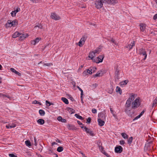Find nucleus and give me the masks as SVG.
<instances>
[{
  "instance_id": "f257e3e1",
  "label": "nucleus",
  "mask_w": 157,
  "mask_h": 157,
  "mask_svg": "<svg viewBox=\"0 0 157 157\" xmlns=\"http://www.w3.org/2000/svg\"><path fill=\"white\" fill-rule=\"evenodd\" d=\"M117 2V0H96L95 5L97 9H100L102 7L103 4L106 6L107 4H115Z\"/></svg>"
},
{
  "instance_id": "f03ea898",
  "label": "nucleus",
  "mask_w": 157,
  "mask_h": 157,
  "mask_svg": "<svg viewBox=\"0 0 157 157\" xmlns=\"http://www.w3.org/2000/svg\"><path fill=\"white\" fill-rule=\"evenodd\" d=\"M136 94H132L127 100L124 108H131V102L136 97Z\"/></svg>"
},
{
  "instance_id": "7ed1b4c3",
  "label": "nucleus",
  "mask_w": 157,
  "mask_h": 157,
  "mask_svg": "<svg viewBox=\"0 0 157 157\" xmlns=\"http://www.w3.org/2000/svg\"><path fill=\"white\" fill-rule=\"evenodd\" d=\"M140 105V98H137L133 101L132 103V109H136L138 108Z\"/></svg>"
},
{
  "instance_id": "20e7f679",
  "label": "nucleus",
  "mask_w": 157,
  "mask_h": 157,
  "mask_svg": "<svg viewBox=\"0 0 157 157\" xmlns=\"http://www.w3.org/2000/svg\"><path fill=\"white\" fill-rule=\"evenodd\" d=\"M114 70H115V76L117 79H118L120 78L119 76L120 70L117 64L115 65L114 67Z\"/></svg>"
},
{
  "instance_id": "39448f33",
  "label": "nucleus",
  "mask_w": 157,
  "mask_h": 157,
  "mask_svg": "<svg viewBox=\"0 0 157 157\" xmlns=\"http://www.w3.org/2000/svg\"><path fill=\"white\" fill-rule=\"evenodd\" d=\"M132 108H124V111L128 116H132L134 113V111H131Z\"/></svg>"
},
{
  "instance_id": "423d86ee",
  "label": "nucleus",
  "mask_w": 157,
  "mask_h": 157,
  "mask_svg": "<svg viewBox=\"0 0 157 157\" xmlns=\"http://www.w3.org/2000/svg\"><path fill=\"white\" fill-rule=\"evenodd\" d=\"M51 17L53 19L56 20H59L60 19V17L55 13H51Z\"/></svg>"
},
{
  "instance_id": "0eeeda50",
  "label": "nucleus",
  "mask_w": 157,
  "mask_h": 157,
  "mask_svg": "<svg viewBox=\"0 0 157 157\" xmlns=\"http://www.w3.org/2000/svg\"><path fill=\"white\" fill-rule=\"evenodd\" d=\"M122 151L123 148L121 146L116 147L115 148V151L116 153H121Z\"/></svg>"
},
{
  "instance_id": "6e6552de",
  "label": "nucleus",
  "mask_w": 157,
  "mask_h": 157,
  "mask_svg": "<svg viewBox=\"0 0 157 157\" xmlns=\"http://www.w3.org/2000/svg\"><path fill=\"white\" fill-rule=\"evenodd\" d=\"M86 40V38L85 37H82L78 43V45L80 47H82L84 44Z\"/></svg>"
},
{
  "instance_id": "1a4fd4ad",
  "label": "nucleus",
  "mask_w": 157,
  "mask_h": 157,
  "mask_svg": "<svg viewBox=\"0 0 157 157\" xmlns=\"http://www.w3.org/2000/svg\"><path fill=\"white\" fill-rule=\"evenodd\" d=\"M84 129L85 131L87 133L89 134L90 135L92 136H94V134L93 133V131L90 129L87 128L86 127H84Z\"/></svg>"
},
{
  "instance_id": "9d476101",
  "label": "nucleus",
  "mask_w": 157,
  "mask_h": 157,
  "mask_svg": "<svg viewBox=\"0 0 157 157\" xmlns=\"http://www.w3.org/2000/svg\"><path fill=\"white\" fill-rule=\"evenodd\" d=\"M104 58V56L103 55H100L97 57V59H96L97 60L98 59V61H95L97 63H98L100 62H102L103 61V59Z\"/></svg>"
},
{
  "instance_id": "9b49d317",
  "label": "nucleus",
  "mask_w": 157,
  "mask_h": 157,
  "mask_svg": "<svg viewBox=\"0 0 157 157\" xmlns=\"http://www.w3.org/2000/svg\"><path fill=\"white\" fill-rule=\"evenodd\" d=\"M139 52L140 53V54H142L144 56V59H145L147 56V55L146 54V52L144 50H143V49H140V50Z\"/></svg>"
},
{
  "instance_id": "f8f14e48",
  "label": "nucleus",
  "mask_w": 157,
  "mask_h": 157,
  "mask_svg": "<svg viewBox=\"0 0 157 157\" xmlns=\"http://www.w3.org/2000/svg\"><path fill=\"white\" fill-rule=\"evenodd\" d=\"M98 119L104 120L105 118V114L102 113H100L98 114Z\"/></svg>"
},
{
  "instance_id": "ddd939ff",
  "label": "nucleus",
  "mask_w": 157,
  "mask_h": 157,
  "mask_svg": "<svg viewBox=\"0 0 157 157\" xmlns=\"http://www.w3.org/2000/svg\"><path fill=\"white\" fill-rule=\"evenodd\" d=\"M95 56V54L93 52L90 53L89 55V57L91 58V59L94 62H95V59H94Z\"/></svg>"
},
{
  "instance_id": "4468645a",
  "label": "nucleus",
  "mask_w": 157,
  "mask_h": 157,
  "mask_svg": "<svg viewBox=\"0 0 157 157\" xmlns=\"http://www.w3.org/2000/svg\"><path fill=\"white\" fill-rule=\"evenodd\" d=\"M41 39V38H36L35 40L32 41L31 44H32L35 45L37 43H38Z\"/></svg>"
},
{
  "instance_id": "2eb2a0df",
  "label": "nucleus",
  "mask_w": 157,
  "mask_h": 157,
  "mask_svg": "<svg viewBox=\"0 0 157 157\" xmlns=\"http://www.w3.org/2000/svg\"><path fill=\"white\" fill-rule=\"evenodd\" d=\"M20 40H22L28 36V34H20Z\"/></svg>"
},
{
  "instance_id": "dca6fc26",
  "label": "nucleus",
  "mask_w": 157,
  "mask_h": 157,
  "mask_svg": "<svg viewBox=\"0 0 157 157\" xmlns=\"http://www.w3.org/2000/svg\"><path fill=\"white\" fill-rule=\"evenodd\" d=\"M20 10V9L19 8H17L16 10H14V11H13L11 13V15L12 17L15 16L16 15V13L19 11Z\"/></svg>"
},
{
  "instance_id": "f3484780",
  "label": "nucleus",
  "mask_w": 157,
  "mask_h": 157,
  "mask_svg": "<svg viewBox=\"0 0 157 157\" xmlns=\"http://www.w3.org/2000/svg\"><path fill=\"white\" fill-rule=\"evenodd\" d=\"M98 122L99 125L101 126H103L105 124V122L104 121V120L100 119H98Z\"/></svg>"
},
{
  "instance_id": "a211bd4d",
  "label": "nucleus",
  "mask_w": 157,
  "mask_h": 157,
  "mask_svg": "<svg viewBox=\"0 0 157 157\" xmlns=\"http://www.w3.org/2000/svg\"><path fill=\"white\" fill-rule=\"evenodd\" d=\"M6 27H11L13 26V24L12 22V21L10 20H8V23L6 25Z\"/></svg>"
},
{
  "instance_id": "6ab92c4d",
  "label": "nucleus",
  "mask_w": 157,
  "mask_h": 157,
  "mask_svg": "<svg viewBox=\"0 0 157 157\" xmlns=\"http://www.w3.org/2000/svg\"><path fill=\"white\" fill-rule=\"evenodd\" d=\"M86 73H88V74H89L90 75H91L92 74V73H93V72H92L91 71V70L90 68V69H87L86 70V71H84L83 73V75H86Z\"/></svg>"
},
{
  "instance_id": "aec40b11",
  "label": "nucleus",
  "mask_w": 157,
  "mask_h": 157,
  "mask_svg": "<svg viewBox=\"0 0 157 157\" xmlns=\"http://www.w3.org/2000/svg\"><path fill=\"white\" fill-rule=\"evenodd\" d=\"M140 26L141 30L142 32L144 31L145 29L146 25L144 24L141 23L140 24Z\"/></svg>"
},
{
  "instance_id": "412c9836",
  "label": "nucleus",
  "mask_w": 157,
  "mask_h": 157,
  "mask_svg": "<svg viewBox=\"0 0 157 157\" xmlns=\"http://www.w3.org/2000/svg\"><path fill=\"white\" fill-rule=\"evenodd\" d=\"M135 44V41H133L130 44H128L127 48H128L129 50L131 49L132 47L134 46Z\"/></svg>"
},
{
  "instance_id": "4be33fe9",
  "label": "nucleus",
  "mask_w": 157,
  "mask_h": 157,
  "mask_svg": "<svg viewBox=\"0 0 157 157\" xmlns=\"http://www.w3.org/2000/svg\"><path fill=\"white\" fill-rule=\"evenodd\" d=\"M44 120L42 119H39L37 121V123L40 125H43L44 124Z\"/></svg>"
},
{
  "instance_id": "5701e85b",
  "label": "nucleus",
  "mask_w": 157,
  "mask_h": 157,
  "mask_svg": "<svg viewBox=\"0 0 157 157\" xmlns=\"http://www.w3.org/2000/svg\"><path fill=\"white\" fill-rule=\"evenodd\" d=\"M10 70L13 72L15 73L16 75H18L19 76H21V74L19 73L14 68H10Z\"/></svg>"
},
{
  "instance_id": "b1692460",
  "label": "nucleus",
  "mask_w": 157,
  "mask_h": 157,
  "mask_svg": "<svg viewBox=\"0 0 157 157\" xmlns=\"http://www.w3.org/2000/svg\"><path fill=\"white\" fill-rule=\"evenodd\" d=\"M128 82V80H125L124 81H122L121 82L120 84V85L123 86H124L127 84Z\"/></svg>"
},
{
  "instance_id": "393cba45",
  "label": "nucleus",
  "mask_w": 157,
  "mask_h": 157,
  "mask_svg": "<svg viewBox=\"0 0 157 157\" xmlns=\"http://www.w3.org/2000/svg\"><path fill=\"white\" fill-rule=\"evenodd\" d=\"M20 33L18 32H16L14 33L12 35V37L13 38H16L17 37L19 36Z\"/></svg>"
},
{
  "instance_id": "a878e982",
  "label": "nucleus",
  "mask_w": 157,
  "mask_h": 157,
  "mask_svg": "<svg viewBox=\"0 0 157 157\" xmlns=\"http://www.w3.org/2000/svg\"><path fill=\"white\" fill-rule=\"evenodd\" d=\"M100 48H98L93 52L95 54H98L100 52Z\"/></svg>"
},
{
  "instance_id": "bb28decb",
  "label": "nucleus",
  "mask_w": 157,
  "mask_h": 157,
  "mask_svg": "<svg viewBox=\"0 0 157 157\" xmlns=\"http://www.w3.org/2000/svg\"><path fill=\"white\" fill-rule=\"evenodd\" d=\"M61 99L66 104H68L69 102L67 98H65L63 97Z\"/></svg>"
},
{
  "instance_id": "cd10ccee",
  "label": "nucleus",
  "mask_w": 157,
  "mask_h": 157,
  "mask_svg": "<svg viewBox=\"0 0 157 157\" xmlns=\"http://www.w3.org/2000/svg\"><path fill=\"white\" fill-rule=\"evenodd\" d=\"M116 91L117 92H119L120 94H122V90L121 88L118 86L117 87Z\"/></svg>"
},
{
  "instance_id": "c85d7f7f",
  "label": "nucleus",
  "mask_w": 157,
  "mask_h": 157,
  "mask_svg": "<svg viewBox=\"0 0 157 157\" xmlns=\"http://www.w3.org/2000/svg\"><path fill=\"white\" fill-rule=\"evenodd\" d=\"M39 113L40 114L41 116H43L45 114V112L42 109H40L39 110Z\"/></svg>"
},
{
  "instance_id": "c756f323",
  "label": "nucleus",
  "mask_w": 157,
  "mask_h": 157,
  "mask_svg": "<svg viewBox=\"0 0 157 157\" xmlns=\"http://www.w3.org/2000/svg\"><path fill=\"white\" fill-rule=\"evenodd\" d=\"M63 150V147L59 146L57 148V151L59 152H61Z\"/></svg>"
},
{
  "instance_id": "7c9ffc66",
  "label": "nucleus",
  "mask_w": 157,
  "mask_h": 157,
  "mask_svg": "<svg viewBox=\"0 0 157 157\" xmlns=\"http://www.w3.org/2000/svg\"><path fill=\"white\" fill-rule=\"evenodd\" d=\"M25 144L26 145L29 147H30L31 146V144L29 140H26L25 142Z\"/></svg>"
},
{
  "instance_id": "2f4dec72",
  "label": "nucleus",
  "mask_w": 157,
  "mask_h": 157,
  "mask_svg": "<svg viewBox=\"0 0 157 157\" xmlns=\"http://www.w3.org/2000/svg\"><path fill=\"white\" fill-rule=\"evenodd\" d=\"M121 135L123 138L125 139H127L128 138V136L126 133H122Z\"/></svg>"
},
{
  "instance_id": "473e14b6",
  "label": "nucleus",
  "mask_w": 157,
  "mask_h": 157,
  "mask_svg": "<svg viewBox=\"0 0 157 157\" xmlns=\"http://www.w3.org/2000/svg\"><path fill=\"white\" fill-rule=\"evenodd\" d=\"M108 40L109 41H110L113 43L114 44H115V45H117V42L115 41V40L113 39V38H111L110 40L109 39Z\"/></svg>"
},
{
  "instance_id": "72a5a7b5",
  "label": "nucleus",
  "mask_w": 157,
  "mask_h": 157,
  "mask_svg": "<svg viewBox=\"0 0 157 157\" xmlns=\"http://www.w3.org/2000/svg\"><path fill=\"white\" fill-rule=\"evenodd\" d=\"M132 140H133V137H132L131 136L130 137L128 140V143L129 144H130L132 143Z\"/></svg>"
},
{
  "instance_id": "f704fd0d",
  "label": "nucleus",
  "mask_w": 157,
  "mask_h": 157,
  "mask_svg": "<svg viewBox=\"0 0 157 157\" xmlns=\"http://www.w3.org/2000/svg\"><path fill=\"white\" fill-rule=\"evenodd\" d=\"M157 103V97L155 98V99L154 100L153 103L152 105V107H153L155 106V104Z\"/></svg>"
},
{
  "instance_id": "c9c22d12",
  "label": "nucleus",
  "mask_w": 157,
  "mask_h": 157,
  "mask_svg": "<svg viewBox=\"0 0 157 157\" xmlns=\"http://www.w3.org/2000/svg\"><path fill=\"white\" fill-rule=\"evenodd\" d=\"M12 22L13 23V26H15L17 24V21L16 20H15L12 21Z\"/></svg>"
},
{
  "instance_id": "e433bc0d",
  "label": "nucleus",
  "mask_w": 157,
  "mask_h": 157,
  "mask_svg": "<svg viewBox=\"0 0 157 157\" xmlns=\"http://www.w3.org/2000/svg\"><path fill=\"white\" fill-rule=\"evenodd\" d=\"M75 117H77V118H78L79 119H81V120L83 119V118H82V117L79 115L77 114H75Z\"/></svg>"
},
{
  "instance_id": "4c0bfd02",
  "label": "nucleus",
  "mask_w": 157,
  "mask_h": 157,
  "mask_svg": "<svg viewBox=\"0 0 157 157\" xmlns=\"http://www.w3.org/2000/svg\"><path fill=\"white\" fill-rule=\"evenodd\" d=\"M32 103H33V104H39L40 105H42V104L40 103V102L38 101H37L36 100H35V101H33V102Z\"/></svg>"
},
{
  "instance_id": "58836bf2",
  "label": "nucleus",
  "mask_w": 157,
  "mask_h": 157,
  "mask_svg": "<svg viewBox=\"0 0 157 157\" xmlns=\"http://www.w3.org/2000/svg\"><path fill=\"white\" fill-rule=\"evenodd\" d=\"M101 72V71H98L97 72V73L94 75V77H99L100 76V72Z\"/></svg>"
},
{
  "instance_id": "ea45409f",
  "label": "nucleus",
  "mask_w": 157,
  "mask_h": 157,
  "mask_svg": "<svg viewBox=\"0 0 157 157\" xmlns=\"http://www.w3.org/2000/svg\"><path fill=\"white\" fill-rule=\"evenodd\" d=\"M0 97H6L8 98H10V97L8 95H5L4 94L1 93H0Z\"/></svg>"
},
{
  "instance_id": "a19ab883",
  "label": "nucleus",
  "mask_w": 157,
  "mask_h": 157,
  "mask_svg": "<svg viewBox=\"0 0 157 157\" xmlns=\"http://www.w3.org/2000/svg\"><path fill=\"white\" fill-rule=\"evenodd\" d=\"M91 71L93 72V73H94L96 70V68L95 67H92L90 68Z\"/></svg>"
},
{
  "instance_id": "79ce46f5",
  "label": "nucleus",
  "mask_w": 157,
  "mask_h": 157,
  "mask_svg": "<svg viewBox=\"0 0 157 157\" xmlns=\"http://www.w3.org/2000/svg\"><path fill=\"white\" fill-rule=\"evenodd\" d=\"M39 0H30V1L33 3H37L39 2Z\"/></svg>"
},
{
  "instance_id": "37998d69",
  "label": "nucleus",
  "mask_w": 157,
  "mask_h": 157,
  "mask_svg": "<svg viewBox=\"0 0 157 157\" xmlns=\"http://www.w3.org/2000/svg\"><path fill=\"white\" fill-rule=\"evenodd\" d=\"M68 110L71 111L72 113H74L75 111L72 109L70 108H68Z\"/></svg>"
},
{
  "instance_id": "c03bdc74",
  "label": "nucleus",
  "mask_w": 157,
  "mask_h": 157,
  "mask_svg": "<svg viewBox=\"0 0 157 157\" xmlns=\"http://www.w3.org/2000/svg\"><path fill=\"white\" fill-rule=\"evenodd\" d=\"M91 118L90 117H89L88 118L87 120L86 123L88 124H90L91 122Z\"/></svg>"
},
{
  "instance_id": "a18cd8bd",
  "label": "nucleus",
  "mask_w": 157,
  "mask_h": 157,
  "mask_svg": "<svg viewBox=\"0 0 157 157\" xmlns=\"http://www.w3.org/2000/svg\"><path fill=\"white\" fill-rule=\"evenodd\" d=\"M98 86V85L97 83H95L93 84L92 85V86L93 88H96Z\"/></svg>"
},
{
  "instance_id": "49530a36",
  "label": "nucleus",
  "mask_w": 157,
  "mask_h": 157,
  "mask_svg": "<svg viewBox=\"0 0 157 157\" xmlns=\"http://www.w3.org/2000/svg\"><path fill=\"white\" fill-rule=\"evenodd\" d=\"M9 155L10 157H17V156L16 155H15L13 154H9Z\"/></svg>"
},
{
  "instance_id": "de8ad7c7",
  "label": "nucleus",
  "mask_w": 157,
  "mask_h": 157,
  "mask_svg": "<svg viewBox=\"0 0 157 157\" xmlns=\"http://www.w3.org/2000/svg\"><path fill=\"white\" fill-rule=\"evenodd\" d=\"M110 110L111 113L113 114V116H114V117H115L116 115L114 114L113 111L112 109L111 108L110 109Z\"/></svg>"
},
{
  "instance_id": "09e8293b",
  "label": "nucleus",
  "mask_w": 157,
  "mask_h": 157,
  "mask_svg": "<svg viewBox=\"0 0 157 157\" xmlns=\"http://www.w3.org/2000/svg\"><path fill=\"white\" fill-rule=\"evenodd\" d=\"M44 65L48 66H50L52 65V63H46L44 64Z\"/></svg>"
},
{
  "instance_id": "8fccbe9b",
  "label": "nucleus",
  "mask_w": 157,
  "mask_h": 157,
  "mask_svg": "<svg viewBox=\"0 0 157 157\" xmlns=\"http://www.w3.org/2000/svg\"><path fill=\"white\" fill-rule=\"evenodd\" d=\"M92 112L93 113H97V110L94 109H92Z\"/></svg>"
},
{
  "instance_id": "3c124183",
  "label": "nucleus",
  "mask_w": 157,
  "mask_h": 157,
  "mask_svg": "<svg viewBox=\"0 0 157 157\" xmlns=\"http://www.w3.org/2000/svg\"><path fill=\"white\" fill-rule=\"evenodd\" d=\"M16 126V124H13L12 125H10V128H14Z\"/></svg>"
},
{
  "instance_id": "603ef678",
  "label": "nucleus",
  "mask_w": 157,
  "mask_h": 157,
  "mask_svg": "<svg viewBox=\"0 0 157 157\" xmlns=\"http://www.w3.org/2000/svg\"><path fill=\"white\" fill-rule=\"evenodd\" d=\"M120 144H121V145H123L125 143V142H124V140H120Z\"/></svg>"
},
{
  "instance_id": "864d4df0",
  "label": "nucleus",
  "mask_w": 157,
  "mask_h": 157,
  "mask_svg": "<svg viewBox=\"0 0 157 157\" xmlns=\"http://www.w3.org/2000/svg\"><path fill=\"white\" fill-rule=\"evenodd\" d=\"M37 27L40 29H43L42 26L41 25H37V26H35L34 27L36 28Z\"/></svg>"
},
{
  "instance_id": "5fc2aeb1",
  "label": "nucleus",
  "mask_w": 157,
  "mask_h": 157,
  "mask_svg": "<svg viewBox=\"0 0 157 157\" xmlns=\"http://www.w3.org/2000/svg\"><path fill=\"white\" fill-rule=\"evenodd\" d=\"M46 104L47 105V104H48L49 105H48V106H50L51 105V103L50 102H49L48 101H47V100H46Z\"/></svg>"
},
{
  "instance_id": "6e6d98bb",
  "label": "nucleus",
  "mask_w": 157,
  "mask_h": 157,
  "mask_svg": "<svg viewBox=\"0 0 157 157\" xmlns=\"http://www.w3.org/2000/svg\"><path fill=\"white\" fill-rule=\"evenodd\" d=\"M61 121L62 122L66 123V120L65 119L62 118Z\"/></svg>"
},
{
  "instance_id": "4d7b16f0",
  "label": "nucleus",
  "mask_w": 157,
  "mask_h": 157,
  "mask_svg": "<svg viewBox=\"0 0 157 157\" xmlns=\"http://www.w3.org/2000/svg\"><path fill=\"white\" fill-rule=\"evenodd\" d=\"M34 145L35 146H36L37 145V143H36V137H34Z\"/></svg>"
},
{
  "instance_id": "13d9d810",
  "label": "nucleus",
  "mask_w": 157,
  "mask_h": 157,
  "mask_svg": "<svg viewBox=\"0 0 157 157\" xmlns=\"http://www.w3.org/2000/svg\"><path fill=\"white\" fill-rule=\"evenodd\" d=\"M62 119V118L61 116H59L57 118V120L59 121H61V120Z\"/></svg>"
},
{
  "instance_id": "bf43d9fd",
  "label": "nucleus",
  "mask_w": 157,
  "mask_h": 157,
  "mask_svg": "<svg viewBox=\"0 0 157 157\" xmlns=\"http://www.w3.org/2000/svg\"><path fill=\"white\" fill-rule=\"evenodd\" d=\"M157 19V13L153 17V19L154 20H156Z\"/></svg>"
},
{
  "instance_id": "052dcab7",
  "label": "nucleus",
  "mask_w": 157,
  "mask_h": 157,
  "mask_svg": "<svg viewBox=\"0 0 157 157\" xmlns=\"http://www.w3.org/2000/svg\"><path fill=\"white\" fill-rule=\"evenodd\" d=\"M57 144L56 143L54 142H53L52 143V146H53L55 144Z\"/></svg>"
},
{
  "instance_id": "680f3d73",
  "label": "nucleus",
  "mask_w": 157,
  "mask_h": 157,
  "mask_svg": "<svg viewBox=\"0 0 157 157\" xmlns=\"http://www.w3.org/2000/svg\"><path fill=\"white\" fill-rule=\"evenodd\" d=\"M77 122L79 125H83V124L81 123L80 121H78Z\"/></svg>"
},
{
  "instance_id": "e2e57ef3",
  "label": "nucleus",
  "mask_w": 157,
  "mask_h": 157,
  "mask_svg": "<svg viewBox=\"0 0 157 157\" xmlns=\"http://www.w3.org/2000/svg\"><path fill=\"white\" fill-rule=\"evenodd\" d=\"M139 119V118H138V117H137V116H136V117L133 120V121H135V120H137V119Z\"/></svg>"
},
{
  "instance_id": "0e129e2a",
  "label": "nucleus",
  "mask_w": 157,
  "mask_h": 157,
  "mask_svg": "<svg viewBox=\"0 0 157 157\" xmlns=\"http://www.w3.org/2000/svg\"><path fill=\"white\" fill-rule=\"evenodd\" d=\"M10 126V125L9 124L8 125H6V127L7 128H11Z\"/></svg>"
},
{
  "instance_id": "69168bd1",
  "label": "nucleus",
  "mask_w": 157,
  "mask_h": 157,
  "mask_svg": "<svg viewBox=\"0 0 157 157\" xmlns=\"http://www.w3.org/2000/svg\"><path fill=\"white\" fill-rule=\"evenodd\" d=\"M99 148L100 150L102 151L103 150V147L102 146H100Z\"/></svg>"
},
{
  "instance_id": "338daca9",
  "label": "nucleus",
  "mask_w": 157,
  "mask_h": 157,
  "mask_svg": "<svg viewBox=\"0 0 157 157\" xmlns=\"http://www.w3.org/2000/svg\"><path fill=\"white\" fill-rule=\"evenodd\" d=\"M77 88H78V89L81 92L82 91H83L78 86H77Z\"/></svg>"
},
{
  "instance_id": "774afa93",
  "label": "nucleus",
  "mask_w": 157,
  "mask_h": 157,
  "mask_svg": "<svg viewBox=\"0 0 157 157\" xmlns=\"http://www.w3.org/2000/svg\"><path fill=\"white\" fill-rule=\"evenodd\" d=\"M144 113V111L143 110L140 113V115L142 116Z\"/></svg>"
}]
</instances>
